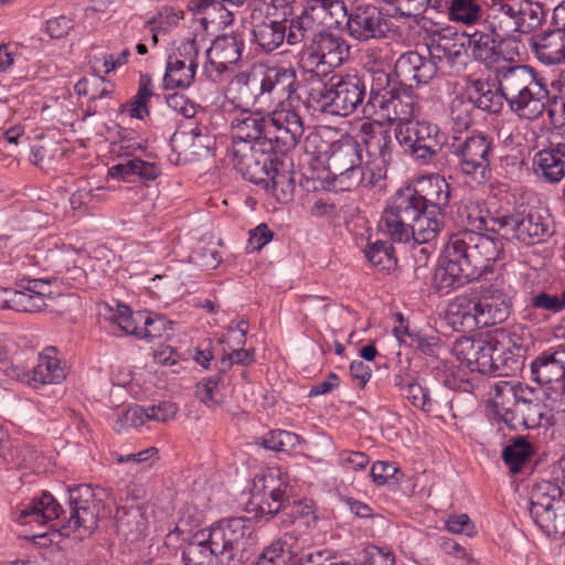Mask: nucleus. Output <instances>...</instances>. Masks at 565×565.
I'll return each mask as SVG.
<instances>
[{
  "label": "nucleus",
  "instance_id": "11",
  "mask_svg": "<svg viewBox=\"0 0 565 565\" xmlns=\"http://www.w3.org/2000/svg\"><path fill=\"white\" fill-rule=\"evenodd\" d=\"M349 55L345 41L330 32L321 31L299 54V65L308 73L322 77L339 67Z\"/></svg>",
  "mask_w": 565,
  "mask_h": 565
},
{
  "label": "nucleus",
  "instance_id": "55",
  "mask_svg": "<svg viewBox=\"0 0 565 565\" xmlns=\"http://www.w3.org/2000/svg\"><path fill=\"white\" fill-rule=\"evenodd\" d=\"M146 318L145 311L132 313L130 308L125 305H118L114 319L118 327L126 333L134 334L139 338L138 330H140L143 319Z\"/></svg>",
  "mask_w": 565,
  "mask_h": 565
},
{
  "label": "nucleus",
  "instance_id": "19",
  "mask_svg": "<svg viewBox=\"0 0 565 565\" xmlns=\"http://www.w3.org/2000/svg\"><path fill=\"white\" fill-rule=\"evenodd\" d=\"M199 49L195 40L183 42L168 58L163 83L166 88L189 87L194 81Z\"/></svg>",
  "mask_w": 565,
  "mask_h": 565
},
{
  "label": "nucleus",
  "instance_id": "53",
  "mask_svg": "<svg viewBox=\"0 0 565 565\" xmlns=\"http://www.w3.org/2000/svg\"><path fill=\"white\" fill-rule=\"evenodd\" d=\"M153 95V84L150 75L141 74L138 92L129 104V115L137 119H143L149 114L147 103Z\"/></svg>",
  "mask_w": 565,
  "mask_h": 565
},
{
  "label": "nucleus",
  "instance_id": "2",
  "mask_svg": "<svg viewBox=\"0 0 565 565\" xmlns=\"http://www.w3.org/2000/svg\"><path fill=\"white\" fill-rule=\"evenodd\" d=\"M254 522L230 518L212 526L205 536L196 534L182 550L184 565H242L255 553Z\"/></svg>",
  "mask_w": 565,
  "mask_h": 565
},
{
  "label": "nucleus",
  "instance_id": "30",
  "mask_svg": "<svg viewBox=\"0 0 565 565\" xmlns=\"http://www.w3.org/2000/svg\"><path fill=\"white\" fill-rule=\"evenodd\" d=\"M227 94L239 107L254 106L258 99L264 98L262 79L256 74L241 72L230 82Z\"/></svg>",
  "mask_w": 565,
  "mask_h": 565
},
{
  "label": "nucleus",
  "instance_id": "34",
  "mask_svg": "<svg viewBox=\"0 0 565 565\" xmlns=\"http://www.w3.org/2000/svg\"><path fill=\"white\" fill-rule=\"evenodd\" d=\"M417 193L422 198L424 210L431 206L437 212H445L450 201V185L444 177L433 174L418 182Z\"/></svg>",
  "mask_w": 565,
  "mask_h": 565
},
{
  "label": "nucleus",
  "instance_id": "50",
  "mask_svg": "<svg viewBox=\"0 0 565 565\" xmlns=\"http://www.w3.org/2000/svg\"><path fill=\"white\" fill-rule=\"evenodd\" d=\"M365 256L369 262L380 271L390 273L397 266V259L394 256L393 246L383 241L371 243L365 249Z\"/></svg>",
  "mask_w": 565,
  "mask_h": 565
},
{
  "label": "nucleus",
  "instance_id": "23",
  "mask_svg": "<svg viewBox=\"0 0 565 565\" xmlns=\"http://www.w3.org/2000/svg\"><path fill=\"white\" fill-rule=\"evenodd\" d=\"M270 137L268 119L260 114H242L232 122V145L242 141L253 146H270Z\"/></svg>",
  "mask_w": 565,
  "mask_h": 565
},
{
  "label": "nucleus",
  "instance_id": "42",
  "mask_svg": "<svg viewBox=\"0 0 565 565\" xmlns=\"http://www.w3.org/2000/svg\"><path fill=\"white\" fill-rule=\"evenodd\" d=\"M532 380L540 385H550L564 382V372L561 370L555 349L541 353L531 363Z\"/></svg>",
  "mask_w": 565,
  "mask_h": 565
},
{
  "label": "nucleus",
  "instance_id": "32",
  "mask_svg": "<svg viewBox=\"0 0 565 565\" xmlns=\"http://www.w3.org/2000/svg\"><path fill=\"white\" fill-rule=\"evenodd\" d=\"M481 24L484 31L493 33L494 36L500 38L504 42H509L511 36L519 32L514 14L511 13L509 0L495 3L487 13Z\"/></svg>",
  "mask_w": 565,
  "mask_h": 565
},
{
  "label": "nucleus",
  "instance_id": "52",
  "mask_svg": "<svg viewBox=\"0 0 565 565\" xmlns=\"http://www.w3.org/2000/svg\"><path fill=\"white\" fill-rule=\"evenodd\" d=\"M475 107L470 99L455 96L450 103V120L455 134L468 130L473 124L472 111Z\"/></svg>",
  "mask_w": 565,
  "mask_h": 565
},
{
  "label": "nucleus",
  "instance_id": "21",
  "mask_svg": "<svg viewBox=\"0 0 565 565\" xmlns=\"http://www.w3.org/2000/svg\"><path fill=\"white\" fill-rule=\"evenodd\" d=\"M480 328L504 322L511 312V300L501 289L488 287L476 296Z\"/></svg>",
  "mask_w": 565,
  "mask_h": 565
},
{
  "label": "nucleus",
  "instance_id": "13",
  "mask_svg": "<svg viewBox=\"0 0 565 565\" xmlns=\"http://www.w3.org/2000/svg\"><path fill=\"white\" fill-rule=\"evenodd\" d=\"M360 137L367 154L365 169L370 174L369 184L374 186L386 178L387 167L393 161L394 138L391 130L384 128L379 121L363 122Z\"/></svg>",
  "mask_w": 565,
  "mask_h": 565
},
{
  "label": "nucleus",
  "instance_id": "4",
  "mask_svg": "<svg viewBox=\"0 0 565 565\" xmlns=\"http://www.w3.org/2000/svg\"><path fill=\"white\" fill-rule=\"evenodd\" d=\"M497 81L510 110L519 118L535 120L547 109L551 94L544 78L529 65L501 66Z\"/></svg>",
  "mask_w": 565,
  "mask_h": 565
},
{
  "label": "nucleus",
  "instance_id": "46",
  "mask_svg": "<svg viewBox=\"0 0 565 565\" xmlns=\"http://www.w3.org/2000/svg\"><path fill=\"white\" fill-rule=\"evenodd\" d=\"M210 50L228 66L236 64L241 60L244 50L243 34L233 32L218 35L212 42Z\"/></svg>",
  "mask_w": 565,
  "mask_h": 565
},
{
  "label": "nucleus",
  "instance_id": "35",
  "mask_svg": "<svg viewBox=\"0 0 565 565\" xmlns=\"http://www.w3.org/2000/svg\"><path fill=\"white\" fill-rule=\"evenodd\" d=\"M414 98L406 93L394 92L391 96L384 99V103L374 108V116L377 115L382 119L390 122H413L414 115Z\"/></svg>",
  "mask_w": 565,
  "mask_h": 565
},
{
  "label": "nucleus",
  "instance_id": "29",
  "mask_svg": "<svg viewBox=\"0 0 565 565\" xmlns=\"http://www.w3.org/2000/svg\"><path fill=\"white\" fill-rule=\"evenodd\" d=\"M320 15L313 12L309 3L303 8L300 14H294L287 23L286 42L288 45L305 44L307 41H313L315 36L321 32V24L318 21Z\"/></svg>",
  "mask_w": 565,
  "mask_h": 565
},
{
  "label": "nucleus",
  "instance_id": "44",
  "mask_svg": "<svg viewBox=\"0 0 565 565\" xmlns=\"http://www.w3.org/2000/svg\"><path fill=\"white\" fill-rule=\"evenodd\" d=\"M523 394H521V402L515 413L513 424L514 430L520 428H534L540 425L542 419V411L539 399L535 397V392L527 385L524 386Z\"/></svg>",
  "mask_w": 565,
  "mask_h": 565
},
{
  "label": "nucleus",
  "instance_id": "10",
  "mask_svg": "<svg viewBox=\"0 0 565 565\" xmlns=\"http://www.w3.org/2000/svg\"><path fill=\"white\" fill-rule=\"evenodd\" d=\"M450 152L457 159L460 172L478 184L483 183L490 175V156L492 153V140L483 135L452 137L449 145Z\"/></svg>",
  "mask_w": 565,
  "mask_h": 565
},
{
  "label": "nucleus",
  "instance_id": "41",
  "mask_svg": "<svg viewBox=\"0 0 565 565\" xmlns=\"http://www.w3.org/2000/svg\"><path fill=\"white\" fill-rule=\"evenodd\" d=\"M467 96L475 108L492 115L499 114L503 108L504 96L499 89H492L490 85L480 79L473 81L467 90Z\"/></svg>",
  "mask_w": 565,
  "mask_h": 565
},
{
  "label": "nucleus",
  "instance_id": "48",
  "mask_svg": "<svg viewBox=\"0 0 565 565\" xmlns=\"http://www.w3.org/2000/svg\"><path fill=\"white\" fill-rule=\"evenodd\" d=\"M305 554H295L290 546L281 539L267 546L256 565H300Z\"/></svg>",
  "mask_w": 565,
  "mask_h": 565
},
{
  "label": "nucleus",
  "instance_id": "49",
  "mask_svg": "<svg viewBox=\"0 0 565 565\" xmlns=\"http://www.w3.org/2000/svg\"><path fill=\"white\" fill-rule=\"evenodd\" d=\"M74 90L78 96L88 97L90 105L87 113L93 115L97 111V106L93 105L98 99L106 98L110 95L111 89L107 85L104 77L93 76L90 78H81L74 86Z\"/></svg>",
  "mask_w": 565,
  "mask_h": 565
},
{
  "label": "nucleus",
  "instance_id": "61",
  "mask_svg": "<svg viewBox=\"0 0 565 565\" xmlns=\"http://www.w3.org/2000/svg\"><path fill=\"white\" fill-rule=\"evenodd\" d=\"M221 381V376L209 377L196 384L195 395L196 397L207 406H216L222 401L218 398L217 387Z\"/></svg>",
  "mask_w": 565,
  "mask_h": 565
},
{
  "label": "nucleus",
  "instance_id": "57",
  "mask_svg": "<svg viewBox=\"0 0 565 565\" xmlns=\"http://www.w3.org/2000/svg\"><path fill=\"white\" fill-rule=\"evenodd\" d=\"M462 44L451 43L446 39L433 41L429 47L430 60L434 62L435 60H438L439 62L446 60L448 63H454L462 56Z\"/></svg>",
  "mask_w": 565,
  "mask_h": 565
},
{
  "label": "nucleus",
  "instance_id": "15",
  "mask_svg": "<svg viewBox=\"0 0 565 565\" xmlns=\"http://www.w3.org/2000/svg\"><path fill=\"white\" fill-rule=\"evenodd\" d=\"M271 129V142L277 152L284 154L294 149L303 135V121L299 111L290 102H279L277 108L267 117Z\"/></svg>",
  "mask_w": 565,
  "mask_h": 565
},
{
  "label": "nucleus",
  "instance_id": "60",
  "mask_svg": "<svg viewBox=\"0 0 565 565\" xmlns=\"http://www.w3.org/2000/svg\"><path fill=\"white\" fill-rule=\"evenodd\" d=\"M171 321H168L161 316H151L146 312V318L142 321L140 330H138L139 338L153 339L163 337L167 330L171 329Z\"/></svg>",
  "mask_w": 565,
  "mask_h": 565
},
{
  "label": "nucleus",
  "instance_id": "43",
  "mask_svg": "<svg viewBox=\"0 0 565 565\" xmlns=\"http://www.w3.org/2000/svg\"><path fill=\"white\" fill-rule=\"evenodd\" d=\"M396 92L392 86L391 73L382 68L371 70L370 95L363 105V115L366 117L374 116V108L383 104L384 99Z\"/></svg>",
  "mask_w": 565,
  "mask_h": 565
},
{
  "label": "nucleus",
  "instance_id": "24",
  "mask_svg": "<svg viewBox=\"0 0 565 565\" xmlns=\"http://www.w3.org/2000/svg\"><path fill=\"white\" fill-rule=\"evenodd\" d=\"M533 173L543 182L557 184L565 179V142L539 150L532 159Z\"/></svg>",
  "mask_w": 565,
  "mask_h": 565
},
{
  "label": "nucleus",
  "instance_id": "3",
  "mask_svg": "<svg viewBox=\"0 0 565 565\" xmlns=\"http://www.w3.org/2000/svg\"><path fill=\"white\" fill-rule=\"evenodd\" d=\"M501 247L494 237L471 230L452 234L444 249V265L434 273L435 289L447 295L476 278L498 258Z\"/></svg>",
  "mask_w": 565,
  "mask_h": 565
},
{
  "label": "nucleus",
  "instance_id": "64",
  "mask_svg": "<svg viewBox=\"0 0 565 565\" xmlns=\"http://www.w3.org/2000/svg\"><path fill=\"white\" fill-rule=\"evenodd\" d=\"M303 181H301V185L308 192H316L319 190H333L332 189V178L327 174V170L324 168L320 170H311L310 174L303 173Z\"/></svg>",
  "mask_w": 565,
  "mask_h": 565
},
{
  "label": "nucleus",
  "instance_id": "18",
  "mask_svg": "<svg viewBox=\"0 0 565 565\" xmlns=\"http://www.w3.org/2000/svg\"><path fill=\"white\" fill-rule=\"evenodd\" d=\"M527 347L523 338L504 329L494 330L493 373H514L523 366Z\"/></svg>",
  "mask_w": 565,
  "mask_h": 565
},
{
  "label": "nucleus",
  "instance_id": "37",
  "mask_svg": "<svg viewBox=\"0 0 565 565\" xmlns=\"http://www.w3.org/2000/svg\"><path fill=\"white\" fill-rule=\"evenodd\" d=\"M268 172V179L262 184L265 188H268L270 184L273 194L278 202L286 204L292 201L296 190L294 172L288 169L284 161H279L277 158Z\"/></svg>",
  "mask_w": 565,
  "mask_h": 565
},
{
  "label": "nucleus",
  "instance_id": "6",
  "mask_svg": "<svg viewBox=\"0 0 565 565\" xmlns=\"http://www.w3.org/2000/svg\"><path fill=\"white\" fill-rule=\"evenodd\" d=\"M324 169L332 178L333 191L373 186L369 184L370 174L365 163L362 164L360 145L351 138H344L330 146Z\"/></svg>",
  "mask_w": 565,
  "mask_h": 565
},
{
  "label": "nucleus",
  "instance_id": "45",
  "mask_svg": "<svg viewBox=\"0 0 565 565\" xmlns=\"http://www.w3.org/2000/svg\"><path fill=\"white\" fill-rule=\"evenodd\" d=\"M308 3L320 15L321 26L339 28L347 23L349 13L342 0H308Z\"/></svg>",
  "mask_w": 565,
  "mask_h": 565
},
{
  "label": "nucleus",
  "instance_id": "8",
  "mask_svg": "<svg viewBox=\"0 0 565 565\" xmlns=\"http://www.w3.org/2000/svg\"><path fill=\"white\" fill-rule=\"evenodd\" d=\"M366 85L358 75H333L318 90V103L323 111L349 116L359 107L363 110Z\"/></svg>",
  "mask_w": 565,
  "mask_h": 565
},
{
  "label": "nucleus",
  "instance_id": "7",
  "mask_svg": "<svg viewBox=\"0 0 565 565\" xmlns=\"http://www.w3.org/2000/svg\"><path fill=\"white\" fill-rule=\"evenodd\" d=\"M530 515L547 536L565 534V494L551 481L536 483L530 497Z\"/></svg>",
  "mask_w": 565,
  "mask_h": 565
},
{
  "label": "nucleus",
  "instance_id": "27",
  "mask_svg": "<svg viewBox=\"0 0 565 565\" xmlns=\"http://www.w3.org/2000/svg\"><path fill=\"white\" fill-rule=\"evenodd\" d=\"M268 481L274 483L275 480L271 476L263 478V492L255 483L252 494V504L256 505L257 515H269L270 518L279 514L282 515L288 497L286 495V486L279 484L278 487L268 484Z\"/></svg>",
  "mask_w": 565,
  "mask_h": 565
},
{
  "label": "nucleus",
  "instance_id": "26",
  "mask_svg": "<svg viewBox=\"0 0 565 565\" xmlns=\"http://www.w3.org/2000/svg\"><path fill=\"white\" fill-rule=\"evenodd\" d=\"M260 79L264 98L269 97L278 103L290 99L297 89V76L292 68L269 67Z\"/></svg>",
  "mask_w": 565,
  "mask_h": 565
},
{
  "label": "nucleus",
  "instance_id": "39",
  "mask_svg": "<svg viewBox=\"0 0 565 565\" xmlns=\"http://www.w3.org/2000/svg\"><path fill=\"white\" fill-rule=\"evenodd\" d=\"M477 309L476 296H459L448 305L447 315L455 328L458 327L462 331L473 330L475 328H480Z\"/></svg>",
  "mask_w": 565,
  "mask_h": 565
},
{
  "label": "nucleus",
  "instance_id": "17",
  "mask_svg": "<svg viewBox=\"0 0 565 565\" xmlns=\"http://www.w3.org/2000/svg\"><path fill=\"white\" fill-rule=\"evenodd\" d=\"M347 29L351 38L366 42L386 38L391 31V23L375 6L359 4L351 9L347 19Z\"/></svg>",
  "mask_w": 565,
  "mask_h": 565
},
{
  "label": "nucleus",
  "instance_id": "47",
  "mask_svg": "<svg viewBox=\"0 0 565 565\" xmlns=\"http://www.w3.org/2000/svg\"><path fill=\"white\" fill-rule=\"evenodd\" d=\"M448 17L454 22L480 26L483 20L480 0H449Z\"/></svg>",
  "mask_w": 565,
  "mask_h": 565
},
{
  "label": "nucleus",
  "instance_id": "63",
  "mask_svg": "<svg viewBox=\"0 0 565 565\" xmlns=\"http://www.w3.org/2000/svg\"><path fill=\"white\" fill-rule=\"evenodd\" d=\"M166 103L169 108L182 115L184 118H194L196 115L195 103L182 93L167 94Z\"/></svg>",
  "mask_w": 565,
  "mask_h": 565
},
{
  "label": "nucleus",
  "instance_id": "28",
  "mask_svg": "<svg viewBox=\"0 0 565 565\" xmlns=\"http://www.w3.org/2000/svg\"><path fill=\"white\" fill-rule=\"evenodd\" d=\"M26 382L36 387L44 384H58L66 377L65 367L56 356V349L47 347L40 353L38 364L25 374Z\"/></svg>",
  "mask_w": 565,
  "mask_h": 565
},
{
  "label": "nucleus",
  "instance_id": "40",
  "mask_svg": "<svg viewBox=\"0 0 565 565\" xmlns=\"http://www.w3.org/2000/svg\"><path fill=\"white\" fill-rule=\"evenodd\" d=\"M519 33H529L544 21L543 6L533 0H509Z\"/></svg>",
  "mask_w": 565,
  "mask_h": 565
},
{
  "label": "nucleus",
  "instance_id": "38",
  "mask_svg": "<svg viewBox=\"0 0 565 565\" xmlns=\"http://www.w3.org/2000/svg\"><path fill=\"white\" fill-rule=\"evenodd\" d=\"M444 218L445 213L425 210L408 227L407 242L412 238L416 244L422 245L434 241L444 226Z\"/></svg>",
  "mask_w": 565,
  "mask_h": 565
},
{
  "label": "nucleus",
  "instance_id": "56",
  "mask_svg": "<svg viewBox=\"0 0 565 565\" xmlns=\"http://www.w3.org/2000/svg\"><path fill=\"white\" fill-rule=\"evenodd\" d=\"M530 305L534 309L553 313L561 312L565 309V290L556 294L546 291L533 292L530 297Z\"/></svg>",
  "mask_w": 565,
  "mask_h": 565
},
{
  "label": "nucleus",
  "instance_id": "5",
  "mask_svg": "<svg viewBox=\"0 0 565 565\" xmlns=\"http://www.w3.org/2000/svg\"><path fill=\"white\" fill-rule=\"evenodd\" d=\"M479 221L484 224L487 230L525 246L540 244L553 234L548 215H544L537 210L497 213L489 221L483 217H480Z\"/></svg>",
  "mask_w": 565,
  "mask_h": 565
},
{
  "label": "nucleus",
  "instance_id": "59",
  "mask_svg": "<svg viewBox=\"0 0 565 565\" xmlns=\"http://www.w3.org/2000/svg\"><path fill=\"white\" fill-rule=\"evenodd\" d=\"M13 296L11 300V310L19 312H38L45 308V299L41 296H34L25 290L10 292Z\"/></svg>",
  "mask_w": 565,
  "mask_h": 565
},
{
  "label": "nucleus",
  "instance_id": "9",
  "mask_svg": "<svg viewBox=\"0 0 565 565\" xmlns=\"http://www.w3.org/2000/svg\"><path fill=\"white\" fill-rule=\"evenodd\" d=\"M425 212L417 189L407 186L397 191L379 221V231L397 243L407 242L408 227Z\"/></svg>",
  "mask_w": 565,
  "mask_h": 565
},
{
  "label": "nucleus",
  "instance_id": "62",
  "mask_svg": "<svg viewBox=\"0 0 565 565\" xmlns=\"http://www.w3.org/2000/svg\"><path fill=\"white\" fill-rule=\"evenodd\" d=\"M405 396L411 403L426 413L433 411V403L429 398L428 390L422 387L418 383L411 381L406 384Z\"/></svg>",
  "mask_w": 565,
  "mask_h": 565
},
{
  "label": "nucleus",
  "instance_id": "36",
  "mask_svg": "<svg viewBox=\"0 0 565 565\" xmlns=\"http://www.w3.org/2000/svg\"><path fill=\"white\" fill-rule=\"evenodd\" d=\"M115 519L118 533L129 541L139 540L148 529L146 508L139 504L118 509Z\"/></svg>",
  "mask_w": 565,
  "mask_h": 565
},
{
  "label": "nucleus",
  "instance_id": "16",
  "mask_svg": "<svg viewBox=\"0 0 565 565\" xmlns=\"http://www.w3.org/2000/svg\"><path fill=\"white\" fill-rule=\"evenodd\" d=\"M456 359L471 371L482 374L493 373L494 331L473 338L461 337L452 347Z\"/></svg>",
  "mask_w": 565,
  "mask_h": 565
},
{
  "label": "nucleus",
  "instance_id": "51",
  "mask_svg": "<svg viewBox=\"0 0 565 565\" xmlns=\"http://www.w3.org/2000/svg\"><path fill=\"white\" fill-rule=\"evenodd\" d=\"M533 454V447L531 443L523 436H516L511 439V444L508 445L502 451V458L504 462L510 467L512 472H519L522 465L530 459Z\"/></svg>",
  "mask_w": 565,
  "mask_h": 565
},
{
  "label": "nucleus",
  "instance_id": "25",
  "mask_svg": "<svg viewBox=\"0 0 565 565\" xmlns=\"http://www.w3.org/2000/svg\"><path fill=\"white\" fill-rule=\"evenodd\" d=\"M524 384L511 383L507 381L498 382L493 385V395L491 404L497 420L504 423L510 429L513 428L515 413L520 406L521 394H523Z\"/></svg>",
  "mask_w": 565,
  "mask_h": 565
},
{
  "label": "nucleus",
  "instance_id": "33",
  "mask_svg": "<svg viewBox=\"0 0 565 565\" xmlns=\"http://www.w3.org/2000/svg\"><path fill=\"white\" fill-rule=\"evenodd\" d=\"M505 42L493 33L484 31L482 24L468 38V46L471 49L475 60L491 66L499 62L502 54L501 46Z\"/></svg>",
  "mask_w": 565,
  "mask_h": 565
},
{
  "label": "nucleus",
  "instance_id": "12",
  "mask_svg": "<svg viewBox=\"0 0 565 565\" xmlns=\"http://www.w3.org/2000/svg\"><path fill=\"white\" fill-rule=\"evenodd\" d=\"M394 137L406 151L425 163L434 162L445 143L439 128L427 121L397 125Z\"/></svg>",
  "mask_w": 565,
  "mask_h": 565
},
{
  "label": "nucleus",
  "instance_id": "58",
  "mask_svg": "<svg viewBox=\"0 0 565 565\" xmlns=\"http://www.w3.org/2000/svg\"><path fill=\"white\" fill-rule=\"evenodd\" d=\"M299 443L298 435L287 430L269 431L263 439L262 446L274 451H288Z\"/></svg>",
  "mask_w": 565,
  "mask_h": 565
},
{
  "label": "nucleus",
  "instance_id": "54",
  "mask_svg": "<svg viewBox=\"0 0 565 565\" xmlns=\"http://www.w3.org/2000/svg\"><path fill=\"white\" fill-rule=\"evenodd\" d=\"M294 2L295 0H270V2H254L249 7L252 10H260L268 18H276L277 21L287 24L295 14Z\"/></svg>",
  "mask_w": 565,
  "mask_h": 565
},
{
  "label": "nucleus",
  "instance_id": "20",
  "mask_svg": "<svg viewBox=\"0 0 565 565\" xmlns=\"http://www.w3.org/2000/svg\"><path fill=\"white\" fill-rule=\"evenodd\" d=\"M253 42L265 53H271L282 46L287 36V24L268 18L260 10L250 9Z\"/></svg>",
  "mask_w": 565,
  "mask_h": 565
},
{
  "label": "nucleus",
  "instance_id": "1",
  "mask_svg": "<svg viewBox=\"0 0 565 565\" xmlns=\"http://www.w3.org/2000/svg\"><path fill=\"white\" fill-rule=\"evenodd\" d=\"M17 520L21 524H50V529H58L64 536L74 534L83 539L97 527L98 502L88 484L68 489V511L63 510L55 498L44 491L40 497L21 504Z\"/></svg>",
  "mask_w": 565,
  "mask_h": 565
},
{
  "label": "nucleus",
  "instance_id": "22",
  "mask_svg": "<svg viewBox=\"0 0 565 565\" xmlns=\"http://www.w3.org/2000/svg\"><path fill=\"white\" fill-rule=\"evenodd\" d=\"M436 63L418 52L403 53L394 65V72L401 82L409 87L427 84L436 75Z\"/></svg>",
  "mask_w": 565,
  "mask_h": 565
},
{
  "label": "nucleus",
  "instance_id": "31",
  "mask_svg": "<svg viewBox=\"0 0 565 565\" xmlns=\"http://www.w3.org/2000/svg\"><path fill=\"white\" fill-rule=\"evenodd\" d=\"M531 50L545 65L565 64V32L561 29L532 40Z\"/></svg>",
  "mask_w": 565,
  "mask_h": 565
},
{
  "label": "nucleus",
  "instance_id": "14",
  "mask_svg": "<svg viewBox=\"0 0 565 565\" xmlns=\"http://www.w3.org/2000/svg\"><path fill=\"white\" fill-rule=\"evenodd\" d=\"M273 152H277V148L270 146H253L239 141L232 145L231 159L235 169L249 182L260 184L268 179V170L276 159Z\"/></svg>",
  "mask_w": 565,
  "mask_h": 565
}]
</instances>
